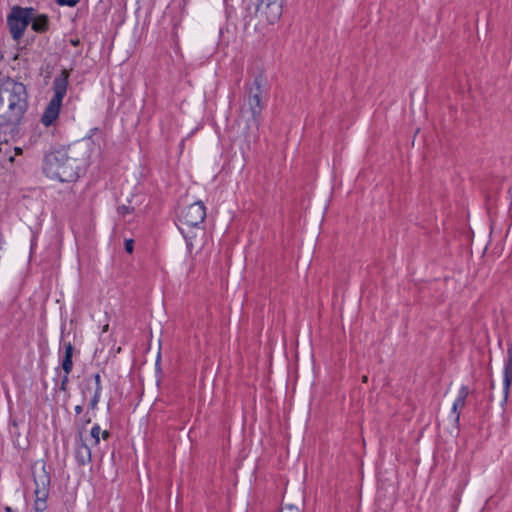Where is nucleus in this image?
<instances>
[{
	"mask_svg": "<svg viewBox=\"0 0 512 512\" xmlns=\"http://www.w3.org/2000/svg\"><path fill=\"white\" fill-rule=\"evenodd\" d=\"M262 84H263V78L261 76L256 77L255 80H254V86L256 88V92L255 93H259V95H261Z\"/></svg>",
	"mask_w": 512,
	"mask_h": 512,
	"instance_id": "6ab92c4d",
	"label": "nucleus"
},
{
	"mask_svg": "<svg viewBox=\"0 0 512 512\" xmlns=\"http://www.w3.org/2000/svg\"><path fill=\"white\" fill-rule=\"evenodd\" d=\"M100 432H101V430H100V427L98 425H95L91 429V433L90 434H91V437L93 438L95 444H98L99 441H100V437H99Z\"/></svg>",
	"mask_w": 512,
	"mask_h": 512,
	"instance_id": "2eb2a0df",
	"label": "nucleus"
},
{
	"mask_svg": "<svg viewBox=\"0 0 512 512\" xmlns=\"http://www.w3.org/2000/svg\"><path fill=\"white\" fill-rule=\"evenodd\" d=\"M100 394H101V392H97V390L94 391L93 398L91 399V401L89 403V407L92 410L97 408V405H98V402H99V399H100Z\"/></svg>",
	"mask_w": 512,
	"mask_h": 512,
	"instance_id": "dca6fc26",
	"label": "nucleus"
},
{
	"mask_svg": "<svg viewBox=\"0 0 512 512\" xmlns=\"http://www.w3.org/2000/svg\"><path fill=\"white\" fill-rule=\"evenodd\" d=\"M512 383V347L507 351V360L503 371V393L504 401L506 402L509 397L510 387Z\"/></svg>",
	"mask_w": 512,
	"mask_h": 512,
	"instance_id": "6e6552de",
	"label": "nucleus"
},
{
	"mask_svg": "<svg viewBox=\"0 0 512 512\" xmlns=\"http://www.w3.org/2000/svg\"><path fill=\"white\" fill-rule=\"evenodd\" d=\"M64 348H65V355L64 356H69V357H72L73 356V346L70 342L66 343L64 345Z\"/></svg>",
	"mask_w": 512,
	"mask_h": 512,
	"instance_id": "4be33fe9",
	"label": "nucleus"
},
{
	"mask_svg": "<svg viewBox=\"0 0 512 512\" xmlns=\"http://www.w3.org/2000/svg\"><path fill=\"white\" fill-rule=\"evenodd\" d=\"M86 156V145L74 143L49 153L45 157L43 170L49 178L71 182L78 177L80 166Z\"/></svg>",
	"mask_w": 512,
	"mask_h": 512,
	"instance_id": "f257e3e1",
	"label": "nucleus"
},
{
	"mask_svg": "<svg viewBox=\"0 0 512 512\" xmlns=\"http://www.w3.org/2000/svg\"><path fill=\"white\" fill-rule=\"evenodd\" d=\"M76 459L81 465H86L91 461V450L87 444L81 442L77 446Z\"/></svg>",
	"mask_w": 512,
	"mask_h": 512,
	"instance_id": "9d476101",
	"label": "nucleus"
},
{
	"mask_svg": "<svg viewBox=\"0 0 512 512\" xmlns=\"http://www.w3.org/2000/svg\"><path fill=\"white\" fill-rule=\"evenodd\" d=\"M469 395V388L467 386H461L458 391V396L452 405V412L456 415V421H459L460 410L465 406V401Z\"/></svg>",
	"mask_w": 512,
	"mask_h": 512,
	"instance_id": "1a4fd4ad",
	"label": "nucleus"
},
{
	"mask_svg": "<svg viewBox=\"0 0 512 512\" xmlns=\"http://www.w3.org/2000/svg\"><path fill=\"white\" fill-rule=\"evenodd\" d=\"M68 79H69V72L64 69L61 71L60 75H58L53 82V90H54V96L50 100L49 104L47 105L42 118L41 122L45 126H50L54 123V121L58 118L60 108L62 105V100L66 94L67 86H68Z\"/></svg>",
	"mask_w": 512,
	"mask_h": 512,
	"instance_id": "20e7f679",
	"label": "nucleus"
},
{
	"mask_svg": "<svg viewBox=\"0 0 512 512\" xmlns=\"http://www.w3.org/2000/svg\"><path fill=\"white\" fill-rule=\"evenodd\" d=\"M279 512H300L299 508L292 504H285L281 507Z\"/></svg>",
	"mask_w": 512,
	"mask_h": 512,
	"instance_id": "a211bd4d",
	"label": "nucleus"
},
{
	"mask_svg": "<svg viewBox=\"0 0 512 512\" xmlns=\"http://www.w3.org/2000/svg\"><path fill=\"white\" fill-rule=\"evenodd\" d=\"M32 475L35 483V495L41 498L48 497L50 476L42 462H37L32 466Z\"/></svg>",
	"mask_w": 512,
	"mask_h": 512,
	"instance_id": "0eeeda50",
	"label": "nucleus"
},
{
	"mask_svg": "<svg viewBox=\"0 0 512 512\" xmlns=\"http://www.w3.org/2000/svg\"><path fill=\"white\" fill-rule=\"evenodd\" d=\"M362 381H363L364 383H366V382L368 381V377H367V376H363V377H362Z\"/></svg>",
	"mask_w": 512,
	"mask_h": 512,
	"instance_id": "c85d7f7f",
	"label": "nucleus"
},
{
	"mask_svg": "<svg viewBox=\"0 0 512 512\" xmlns=\"http://www.w3.org/2000/svg\"><path fill=\"white\" fill-rule=\"evenodd\" d=\"M27 108L26 88L22 83L8 81L0 87V120L12 128L20 122Z\"/></svg>",
	"mask_w": 512,
	"mask_h": 512,
	"instance_id": "7ed1b4c3",
	"label": "nucleus"
},
{
	"mask_svg": "<svg viewBox=\"0 0 512 512\" xmlns=\"http://www.w3.org/2000/svg\"><path fill=\"white\" fill-rule=\"evenodd\" d=\"M14 150H15V154H16V155H20V154H22V149H21L20 147H15V149H14Z\"/></svg>",
	"mask_w": 512,
	"mask_h": 512,
	"instance_id": "a878e982",
	"label": "nucleus"
},
{
	"mask_svg": "<svg viewBox=\"0 0 512 512\" xmlns=\"http://www.w3.org/2000/svg\"><path fill=\"white\" fill-rule=\"evenodd\" d=\"M72 367H73L72 357L64 356L63 363H62V368H63L64 372L66 374H69L72 370Z\"/></svg>",
	"mask_w": 512,
	"mask_h": 512,
	"instance_id": "4468645a",
	"label": "nucleus"
},
{
	"mask_svg": "<svg viewBox=\"0 0 512 512\" xmlns=\"http://www.w3.org/2000/svg\"><path fill=\"white\" fill-rule=\"evenodd\" d=\"M109 436H110V434H109V432H108L107 430H104V431L102 432V437H103V439H105V440H106V439H108V438H109Z\"/></svg>",
	"mask_w": 512,
	"mask_h": 512,
	"instance_id": "393cba45",
	"label": "nucleus"
},
{
	"mask_svg": "<svg viewBox=\"0 0 512 512\" xmlns=\"http://www.w3.org/2000/svg\"><path fill=\"white\" fill-rule=\"evenodd\" d=\"M108 328H109V325L108 324H105L102 328V332L105 333L108 331Z\"/></svg>",
	"mask_w": 512,
	"mask_h": 512,
	"instance_id": "cd10ccee",
	"label": "nucleus"
},
{
	"mask_svg": "<svg viewBox=\"0 0 512 512\" xmlns=\"http://www.w3.org/2000/svg\"><path fill=\"white\" fill-rule=\"evenodd\" d=\"M75 412H76L77 414H80V413L82 412V406H80V405L76 406V407H75Z\"/></svg>",
	"mask_w": 512,
	"mask_h": 512,
	"instance_id": "bb28decb",
	"label": "nucleus"
},
{
	"mask_svg": "<svg viewBox=\"0 0 512 512\" xmlns=\"http://www.w3.org/2000/svg\"><path fill=\"white\" fill-rule=\"evenodd\" d=\"M206 218V207L202 201H196L186 207L179 216V230L186 240L188 252H199L206 240V233L200 225Z\"/></svg>",
	"mask_w": 512,
	"mask_h": 512,
	"instance_id": "f03ea898",
	"label": "nucleus"
},
{
	"mask_svg": "<svg viewBox=\"0 0 512 512\" xmlns=\"http://www.w3.org/2000/svg\"><path fill=\"white\" fill-rule=\"evenodd\" d=\"M133 248H134V242L132 239H127L125 241V250L128 252V253H132L133 252Z\"/></svg>",
	"mask_w": 512,
	"mask_h": 512,
	"instance_id": "5701e85b",
	"label": "nucleus"
},
{
	"mask_svg": "<svg viewBox=\"0 0 512 512\" xmlns=\"http://www.w3.org/2000/svg\"><path fill=\"white\" fill-rule=\"evenodd\" d=\"M282 15V5L277 0H261L256 8V16L268 24L275 23Z\"/></svg>",
	"mask_w": 512,
	"mask_h": 512,
	"instance_id": "423d86ee",
	"label": "nucleus"
},
{
	"mask_svg": "<svg viewBox=\"0 0 512 512\" xmlns=\"http://www.w3.org/2000/svg\"><path fill=\"white\" fill-rule=\"evenodd\" d=\"M31 25L32 29L35 32L42 33L45 32L48 29V17L46 15H37L35 16L33 14V17L31 19Z\"/></svg>",
	"mask_w": 512,
	"mask_h": 512,
	"instance_id": "9b49d317",
	"label": "nucleus"
},
{
	"mask_svg": "<svg viewBox=\"0 0 512 512\" xmlns=\"http://www.w3.org/2000/svg\"><path fill=\"white\" fill-rule=\"evenodd\" d=\"M68 375L69 374H66L65 373V376L63 377L62 381H61V385H60V389L62 391H66V387H67V383H68Z\"/></svg>",
	"mask_w": 512,
	"mask_h": 512,
	"instance_id": "b1692460",
	"label": "nucleus"
},
{
	"mask_svg": "<svg viewBox=\"0 0 512 512\" xmlns=\"http://www.w3.org/2000/svg\"><path fill=\"white\" fill-rule=\"evenodd\" d=\"M35 496H36L35 505H34L35 512H45L46 507H47L46 500L48 497L41 498L40 495H35Z\"/></svg>",
	"mask_w": 512,
	"mask_h": 512,
	"instance_id": "ddd939ff",
	"label": "nucleus"
},
{
	"mask_svg": "<svg viewBox=\"0 0 512 512\" xmlns=\"http://www.w3.org/2000/svg\"><path fill=\"white\" fill-rule=\"evenodd\" d=\"M80 0H57V4L59 5H66V6H76L79 3Z\"/></svg>",
	"mask_w": 512,
	"mask_h": 512,
	"instance_id": "aec40b11",
	"label": "nucleus"
},
{
	"mask_svg": "<svg viewBox=\"0 0 512 512\" xmlns=\"http://www.w3.org/2000/svg\"><path fill=\"white\" fill-rule=\"evenodd\" d=\"M94 380H95V390H97V392H101L102 391V385H101V377L99 374H96L94 376Z\"/></svg>",
	"mask_w": 512,
	"mask_h": 512,
	"instance_id": "412c9836",
	"label": "nucleus"
},
{
	"mask_svg": "<svg viewBox=\"0 0 512 512\" xmlns=\"http://www.w3.org/2000/svg\"><path fill=\"white\" fill-rule=\"evenodd\" d=\"M33 17L32 8L14 7L7 18L12 37L18 40Z\"/></svg>",
	"mask_w": 512,
	"mask_h": 512,
	"instance_id": "39448f33",
	"label": "nucleus"
},
{
	"mask_svg": "<svg viewBox=\"0 0 512 512\" xmlns=\"http://www.w3.org/2000/svg\"><path fill=\"white\" fill-rule=\"evenodd\" d=\"M133 212V208L130 206L122 205L118 207V213L122 215L124 218L126 215L131 214Z\"/></svg>",
	"mask_w": 512,
	"mask_h": 512,
	"instance_id": "f3484780",
	"label": "nucleus"
},
{
	"mask_svg": "<svg viewBox=\"0 0 512 512\" xmlns=\"http://www.w3.org/2000/svg\"><path fill=\"white\" fill-rule=\"evenodd\" d=\"M248 105L252 114V118L255 119L257 116L260 115L262 111L261 95H259V93H254L250 95L248 99Z\"/></svg>",
	"mask_w": 512,
	"mask_h": 512,
	"instance_id": "f8f14e48",
	"label": "nucleus"
}]
</instances>
